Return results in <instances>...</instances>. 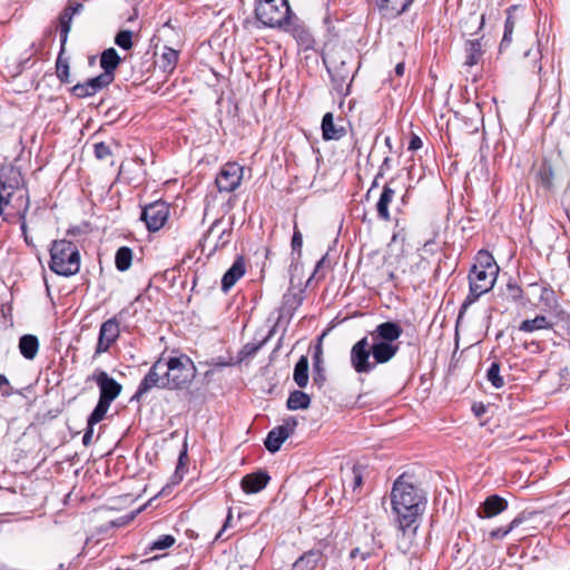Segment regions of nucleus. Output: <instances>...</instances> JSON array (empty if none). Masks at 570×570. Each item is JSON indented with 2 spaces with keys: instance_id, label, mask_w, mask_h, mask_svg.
<instances>
[{
  "instance_id": "1",
  "label": "nucleus",
  "mask_w": 570,
  "mask_h": 570,
  "mask_svg": "<svg viewBox=\"0 0 570 570\" xmlns=\"http://www.w3.org/2000/svg\"><path fill=\"white\" fill-rule=\"evenodd\" d=\"M393 511L397 515L400 528L405 531L423 512L425 498L413 484L404 481V475L399 476L391 492Z\"/></svg>"
},
{
  "instance_id": "2",
  "label": "nucleus",
  "mask_w": 570,
  "mask_h": 570,
  "mask_svg": "<svg viewBox=\"0 0 570 570\" xmlns=\"http://www.w3.org/2000/svg\"><path fill=\"white\" fill-rule=\"evenodd\" d=\"M402 333L403 328L395 322L381 323L370 332V347L375 365L387 363L397 354V340Z\"/></svg>"
},
{
  "instance_id": "3",
  "label": "nucleus",
  "mask_w": 570,
  "mask_h": 570,
  "mask_svg": "<svg viewBox=\"0 0 570 570\" xmlns=\"http://www.w3.org/2000/svg\"><path fill=\"white\" fill-rule=\"evenodd\" d=\"M50 269L61 276L79 272L80 255L76 244L67 239L55 240L50 248Z\"/></svg>"
},
{
  "instance_id": "4",
  "label": "nucleus",
  "mask_w": 570,
  "mask_h": 570,
  "mask_svg": "<svg viewBox=\"0 0 570 570\" xmlns=\"http://www.w3.org/2000/svg\"><path fill=\"white\" fill-rule=\"evenodd\" d=\"M166 382L168 390H183L187 387L196 376V366L187 355L166 358Z\"/></svg>"
},
{
  "instance_id": "5",
  "label": "nucleus",
  "mask_w": 570,
  "mask_h": 570,
  "mask_svg": "<svg viewBox=\"0 0 570 570\" xmlns=\"http://www.w3.org/2000/svg\"><path fill=\"white\" fill-rule=\"evenodd\" d=\"M289 13L287 0H256L255 16L267 27H282L288 23Z\"/></svg>"
},
{
  "instance_id": "6",
  "label": "nucleus",
  "mask_w": 570,
  "mask_h": 570,
  "mask_svg": "<svg viewBox=\"0 0 570 570\" xmlns=\"http://www.w3.org/2000/svg\"><path fill=\"white\" fill-rule=\"evenodd\" d=\"M18 194V200L24 202V210L28 208L27 190L21 187V175L14 168L0 169V212L9 205L13 196Z\"/></svg>"
},
{
  "instance_id": "7",
  "label": "nucleus",
  "mask_w": 570,
  "mask_h": 570,
  "mask_svg": "<svg viewBox=\"0 0 570 570\" xmlns=\"http://www.w3.org/2000/svg\"><path fill=\"white\" fill-rule=\"evenodd\" d=\"M497 273L471 268L469 274L470 292L462 304V308H466L475 303L479 297L491 291L497 281Z\"/></svg>"
},
{
  "instance_id": "8",
  "label": "nucleus",
  "mask_w": 570,
  "mask_h": 570,
  "mask_svg": "<svg viewBox=\"0 0 570 570\" xmlns=\"http://www.w3.org/2000/svg\"><path fill=\"white\" fill-rule=\"evenodd\" d=\"M166 379V358L159 357L141 380L136 393L131 397V401L139 402L144 395L153 389H168Z\"/></svg>"
},
{
  "instance_id": "9",
  "label": "nucleus",
  "mask_w": 570,
  "mask_h": 570,
  "mask_svg": "<svg viewBox=\"0 0 570 570\" xmlns=\"http://www.w3.org/2000/svg\"><path fill=\"white\" fill-rule=\"evenodd\" d=\"M372 355L367 337L357 341L351 350V364L356 373H370L375 368V363L370 361Z\"/></svg>"
},
{
  "instance_id": "10",
  "label": "nucleus",
  "mask_w": 570,
  "mask_h": 570,
  "mask_svg": "<svg viewBox=\"0 0 570 570\" xmlns=\"http://www.w3.org/2000/svg\"><path fill=\"white\" fill-rule=\"evenodd\" d=\"M169 208L165 202H155L146 206L141 212V219L148 230H159L168 219Z\"/></svg>"
},
{
  "instance_id": "11",
  "label": "nucleus",
  "mask_w": 570,
  "mask_h": 570,
  "mask_svg": "<svg viewBox=\"0 0 570 570\" xmlns=\"http://www.w3.org/2000/svg\"><path fill=\"white\" fill-rule=\"evenodd\" d=\"M243 178V167L236 163L226 164L216 177V185L219 191L230 193L235 190Z\"/></svg>"
},
{
  "instance_id": "12",
  "label": "nucleus",
  "mask_w": 570,
  "mask_h": 570,
  "mask_svg": "<svg viewBox=\"0 0 570 570\" xmlns=\"http://www.w3.org/2000/svg\"><path fill=\"white\" fill-rule=\"evenodd\" d=\"M89 380H94L99 387V400L112 403L121 393L122 386L105 371H96Z\"/></svg>"
},
{
  "instance_id": "13",
  "label": "nucleus",
  "mask_w": 570,
  "mask_h": 570,
  "mask_svg": "<svg viewBox=\"0 0 570 570\" xmlns=\"http://www.w3.org/2000/svg\"><path fill=\"white\" fill-rule=\"evenodd\" d=\"M297 421L294 417H288L279 426L274 428L267 434L265 440V446L271 453L277 452L282 444L289 438L295 431Z\"/></svg>"
},
{
  "instance_id": "14",
  "label": "nucleus",
  "mask_w": 570,
  "mask_h": 570,
  "mask_svg": "<svg viewBox=\"0 0 570 570\" xmlns=\"http://www.w3.org/2000/svg\"><path fill=\"white\" fill-rule=\"evenodd\" d=\"M120 335L119 322L116 317H111L104 322L99 330L98 343L95 354L99 355L107 352Z\"/></svg>"
},
{
  "instance_id": "15",
  "label": "nucleus",
  "mask_w": 570,
  "mask_h": 570,
  "mask_svg": "<svg viewBox=\"0 0 570 570\" xmlns=\"http://www.w3.org/2000/svg\"><path fill=\"white\" fill-rule=\"evenodd\" d=\"M110 77L108 73H101L97 77L88 79L82 83H77L72 87L71 92L78 98H87L96 95L101 89L110 85Z\"/></svg>"
},
{
  "instance_id": "16",
  "label": "nucleus",
  "mask_w": 570,
  "mask_h": 570,
  "mask_svg": "<svg viewBox=\"0 0 570 570\" xmlns=\"http://www.w3.org/2000/svg\"><path fill=\"white\" fill-rule=\"evenodd\" d=\"M508 508V501L500 495L493 494L485 499L478 510L480 518H493Z\"/></svg>"
},
{
  "instance_id": "17",
  "label": "nucleus",
  "mask_w": 570,
  "mask_h": 570,
  "mask_svg": "<svg viewBox=\"0 0 570 570\" xmlns=\"http://www.w3.org/2000/svg\"><path fill=\"white\" fill-rule=\"evenodd\" d=\"M269 481V475L264 471L246 474L242 481L240 487L245 493H257L266 488Z\"/></svg>"
},
{
  "instance_id": "18",
  "label": "nucleus",
  "mask_w": 570,
  "mask_h": 570,
  "mask_svg": "<svg viewBox=\"0 0 570 570\" xmlns=\"http://www.w3.org/2000/svg\"><path fill=\"white\" fill-rule=\"evenodd\" d=\"M338 122L334 121L332 112H326L322 119V134L325 140H338L346 135V129Z\"/></svg>"
},
{
  "instance_id": "19",
  "label": "nucleus",
  "mask_w": 570,
  "mask_h": 570,
  "mask_svg": "<svg viewBox=\"0 0 570 570\" xmlns=\"http://www.w3.org/2000/svg\"><path fill=\"white\" fill-rule=\"evenodd\" d=\"M327 71L332 77L335 90L340 95H347L351 83V76L350 71L345 68V63L342 62V67L337 70H334L332 66H327Z\"/></svg>"
},
{
  "instance_id": "20",
  "label": "nucleus",
  "mask_w": 570,
  "mask_h": 570,
  "mask_svg": "<svg viewBox=\"0 0 570 570\" xmlns=\"http://www.w3.org/2000/svg\"><path fill=\"white\" fill-rule=\"evenodd\" d=\"M245 274L243 258H237L222 278V289L227 293L236 282Z\"/></svg>"
},
{
  "instance_id": "21",
  "label": "nucleus",
  "mask_w": 570,
  "mask_h": 570,
  "mask_svg": "<svg viewBox=\"0 0 570 570\" xmlns=\"http://www.w3.org/2000/svg\"><path fill=\"white\" fill-rule=\"evenodd\" d=\"M322 557L321 550L311 549L293 563L292 570H315Z\"/></svg>"
},
{
  "instance_id": "22",
  "label": "nucleus",
  "mask_w": 570,
  "mask_h": 570,
  "mask_svg": "<svg viewBox=\"0 0 570 570\" xmlns=\"http://www.w3.org/2000/svg\"><path fill=\"white\" fill-rule=\"evenodd\" d=\"M120 63V57L114 48L106 49L100 57V66L104 69L102 73H108L110 82L115 79V70Z\"/></svg>"
},
{
  "instance_id": "23",
  "label": "nucleus",
  "mask_w": 570,
  "mask_h": 570,
  "mask_svg": "<svg viewBox=\"0 0 570 570\" xmlns=\"http://www.w3.org/2000/svg\"><path fill=\"white\" fill-rule=\"evenodd\" d=\"M413 0H380V10L387 17H396L403 13Z\"/></svg>"
},
{
  "instance_id": "24",
  "label": "nucleus",
  "mask_w": 570,
  "mask_h": 570,
  "mask_svg": "<svg viewBox=\"0 0 570 570\" xmlns=\"http://www.w3.org/2000/svg\"><path fill=\"white\" fill-rule=\"evenodd\" d=\"M395 196V190L390 185L383 187L380 199L376 204L377 215L383 220H390L389 206Z\"/></svg>"
},
{
  "instance_id": "25",
  "label": "nucleus",
  "mask_w": 570,
  "mask_h": 570,
  "mask_svg": "<svg viewBox=\"0 0 570 570\" xmlns=\"http://www.w3.org/2000/svg\"><path fill=\"white\" fill-rule=\"evenodd\" d=\"M19 351L27 360H33L39 351V341L37 336L26 334L19 340Z\"/></svg>"
},
{
  "instance_id": "26",
  "label": "nucleus",
  "mask_w": 570,
  "mask_h": 570,
  "mask_svg": "<svg viewBox=\"0 0 570 570\" xmlns=\"http://www.w3.org/2000/svg\"><path fill=\"white\" fill-rule=\"evenodd\" d=\"M550 328H552V324L543 315H538L532 320H524L519 325V331L524 332V333H532L534 331L550 330Z\"/></svg>"
},
{
  "instance_id": "27",
  "label": "nucleus",
  "mask_w": 570,
  "mask_h": 570,
  "mask_svg": "<svg viewBox=\"0 0 570 570\" xmlns=\"http://www.w3.org/2000/svg\"><path fill=\"white\" fill-rule=\"evenodd\" d=\"M293 379L299 387H305L308 383V360L302 356L295 364Z\"/></svg>"
},
{
  "instance_id": "28",
  "label": "nucleus",
  "mask_w": 570,
  "mask_h": 570,
  "mask_svg": "<svg viewBox=\"0 0 570 570\" xmlns=\"http://www.w3.org/2000/svg\"><path fill=\"white\" fill-rule=\"evenodd\" d=\"M286 404L292 411L305 410L311 404V397L302 391H294L289 394Z\"/></svg>"
},
{
  "instance_id": "29",
  "label": "nucleus",
  "mask_w": 570,
  "mask_h": 570,
  "mask_svg": "<svg viewBox=\"0 0 570 570\" xmlns=\"http://www.w3.org/2000/svg\"><path fill=\"white\" fill-rule=\"evenodd\" d=\"M465 65L474 66L482 56V45L480 40H469L465 45Z\"/></svg>"
},
{
  "instance_id": "30",
  "label": "nucleus",
  "mask_w": 570,
  "mask_h": 570,
  "mask_svg": "<svg viewBox=\"0 0 570 570\" xmlns=\"http://www.w3.org/2000/svg\"><path fill=\"white\" fill-rule=\"evenodd\" d=\"M530 514L521 513L517 518H514L507 528H498L490 532V537L492 539H503L511 531L517 529L520 524L528 520Z\"/></svg>"
},
{
  "instance_id": "31",
  "label": "nucleus",
  "mask_w": 570,
  "mask_h": 570,
  "mask_svg": "<svg viewBox=\"0 0 570 570\" xmlns=\"http://www.w3.org/2000/svg\"><path fill=\"white\" fill-rule=\"evenodd\" d=\"M472 268L478 269H484V271H492L493 273L499 272V267L495 264L492 255L487 250H480L476 256V263L473 265Z\"/></svg>"
},
{
  "instance_id": "32",
  "label": "nucleus",
  "mask_w": 570,
  "mask_h": 570,
  "mask_svg": "<svg viewBox=\"0 0 570 570\" xmlns=\"http://www.w3.org/2000/svg\"><path fill=\"white\" fill-rule=\"evenodd\" d=\"M131 261H132V250L129 247L122 246L117 250L116 257H115V263H116V267L118 271H120V272L127 271L131 265Z\"/></svg>"
},
{
  "instance_id": "33",
  "label": "nucleus",
  "mask_w": 570,
  "mask_h": 570,
  "mask_svg": "<svg viewBox=\"0 0 570 570\" xmlns=\"http://www.w3.org/2000/svg\"><path fill=\"white\" fill-rule=\"evenodd\" d=\"M72 18V11L67 9H65L59 16V28L62 45L67 41V37L71 28Z\"/></svg>"
},
{
  "instance_id": "34",
  "label": "nucleus",
  "mask_w": 570,
  "mask_h": 570,
  "mask_svg": "<svg viewBox=\"0 0 570 570\" xmlns=\"http://www.w3.org/2000/svg\"><path fill=\"white\" fill-rule=\"evenodd\" d=\"M178 61V51L171 48H165V51L161 55V68L166 72H171Z\"/></svg>"
},
{
  "instance_id": "35",
  "label": "nucleus",
  "mask_w": 570,
  "mask_h": 570,
  "mask_svg": "<svg viewBox=\"0 0 570 570\" xmlns=\"http://www.w3.org/2000/svg\"><path fill=\"white\" fill-rule=\"evenodd\" d=\"M109 406L110 403L99 400L92 413L89 415L87 424L95 425L102 421L106 416V413L108 412Z\"/></svg>"
},
{
  "instance_id": "36",
  "label": "nucleus",
  "mask_w": 570,
  "mask_h": 570,
  "mask_svg": "<svg viewBox=\"0 0 570 570\" xmlns=\"http://www.w3.org/2000/svg\"><path fill=\"white\" fill-rule=\"evenodd\" d=\"M487 377H488V381L491 382V384L495 389H500V387H502L504 385V380L500 375V365L497 362H493L491 364V366L489 367L488 373H487Z\"/></svg>"
},
{
  "instance_id": "37",
  "label": "nucleus",
  "mask_w": 570,
  "mask_h": 570,
  "mask_svg": "<svg viewBox=\"0 0 570 570\" xmlns=\"http://www.w3.org/2000/svg\"><path fill=\"white\" fill-rule=\"evenodd\" d=\"M56 72H57V77L60 79L61 82H65V83L70 82L69 63L66 59H62L61 55L57 59Z\"/></svg>"
},
{
  "instance_id": "38",
  "label": "nucleus",
  "mask_w": 570,
  "mask_h": 570,
  "mask_svg": "<svg viewBox=\"0 0 570 570\" xmlns=\"http://www.w3.org/2000/svg\"><path fill=\"white\" fill-rule=\"evenodd\" d=\"M294 37L298 40V42L304 46L306 49L311 48L313 45V38L311 33L302 27L293 28Z\"/></svg>"
},
{
  "instance_id": "39",
  "label": "nucleus",
  "mask_w": 570,
  "mask_h": 570,
  "mask_svg": "<svg viewBox=\"0 0 570 570\" xmlns=\"http://www.w3.org/2000/svg\"><path fill=\"white\" fill-rule=\"evenodd\" d=\"M132 32L130 30H121L117 33L115 42L121 49L128 50L132 47Z\"/></svg>"
},
{
  "instance_id": "40",
  "label": "nucleus",
  "mask_w": 570,
  "mask_h": 570,
  "mask_svg": "<svg viewBox=\"0 0 570 570\" xmlns=\"http://www.w3.org/2000/svg\"><path fill=\"white\" fill-rule=\"evenodd\" d=\"M265 341L259 343H247L239 351V361H244L247 357L254 356L264 345Z\"/></svg>"
},
{
  "instance_id": "41",
  "label": "nucleus",
  "mask_w": 570,
  "mask_h": 570,
  "mask_svg": "<svg viewBox=\"0 0 570 570\" xmlns=\"http://www.w3.org/2000/svg\"><path fill=\"white\" fill-rule=\"evenodd\" d=\"M372 544L371 547H356L351 551V558L355 559L356 557H360L362 560H366L375 552V546H374V539H371Z\"/></svg>"
},
{
  "instance_id": "42",
  "label": "nucleus",
  "mask_w": 570,
  "mask_h": 570,
  "mask_svg": "<svg viewBox=\"0 0 570 570\" xmlns=\"http://www.w3.org/2000/svg\"><path fill=\"white\" fill-rule=\"evenodd\" d=\"M175 543V538L170 534L159 537L150 544L151 550H165Z\"/></svg>"
},
{
  "instance_id": "43",
  "label": "nucleus",
  "mask_w": 570,
  "mask_h": 570,
  "mask_svg": "<svg viewBox=\"0 0 570 570\" xmlns=\"http://www.w3.org/2000/svg\"><path fill=\"white\" fill-rule=\"evenodd\" d=\"M302 246H303V236H302V233L297 229V226L295 225L293 237H292V249L294 252H297L298 256H301Z\"/></svg>"
},
{
  "instance_id": "44",
  "label": "nucleus",
  "mask_w": 570,
  "mask_h": 570,
  "mask_svg": "<svg viewBox=\"0 0 570 570\" xmlns=\"http://www.w3.org/2000/svg\"><path fill=\"white\" fill-rule=\"evenodd\" d=\"M94 151L95 156L98 159H106L108 156L111 155L110 148L105 142H98L94 145Z\"/></svg>"
},
{
  "instance_id": "45",
  "label": "nucleus",
  "mask_w": 570,
  "mask_h": 570,
  "mask_svg": "<svg viewBox=\"0 0 570 570\" xmlns=\"http://www.w3.org/2000/svg\"><path fill=\"white\" fill-rule=\"evenodd\" d=\"M0 391H1L2 396H10L13 393V390L10 386L8 379L1 373H0Z\"/></svg>"
},
{
  "instance_id": "46",
  "label": "nucleus",
  "mask_w": 570,
  "mask_h": 570,
  "mask_svg": "<svg viewBox=\"0 0 570 570\" xmlns=\"http://www.w3.org/2000/svg\"><path fill=\"white\" fill-rule=\"evenodd\" d=\"M363 484V476L357 469H353V489L356 490Z\"/></svg>"
},
{
  "instance_id": "47",
  "label": "nucleus",
  "mask_w": 570,
  "mask_h": 570,
  "mask_svg": "<svg viewBox=\"0 0 570 570\" xmlns=\"http://www.w3.org/2000/svg\"><path fill=\"white\" fill-rule=\"evenodd\" d=\"M422 147V140L419 136L416 135H413L411 140H410V144H409V150H417Z\"/></svg>"
},
{
  "instance_id": "48",
  "label": "nucleus",
  "mask_w": 570,
  "mask_h": 570,
  "mask_svg": "<svg viewBox=\"0 0 570 570\" xmlns=\"http://www.w3.org/2000/svg\"><path fill=\"white\" fill-rule=\"evenodd\" d=\"M92 435H94V425H88L87 424V430L82 436V443L85 445H89L91 443V440H92Z\"/></svg>"
},
{
  "instance_id": "49",
  "label": "nucleus",
  "mask_w": 570,
  "mask_h": 570,
  "mask_svg": "<svg viewBox=\"0 0 570 570\" xmlns=\"http://www.w3.org/2000/svg\"><path fill=\"white\" fill-rule=\"evenodd\" d=\"M230 520H232V509L228 510V514H227L226 521H225L223 528L220 529V531L217 533L215 540L223 539L224 532L226 531V529L230 524Z\"/></svg>"
},
{
  "instance_id": "50",
  "label": "nucleus",
  "mask_w": 570,
  "mask_h": 570,
  "mask_svg": "<svg viewBox=\"0 0 570 570\" xmlns=\"http://www.w3.org/2000/svg\"><path fill=\"white\" fill-rule=\"evenodd\" d=\"M512 33L513 32H508L507 30H504V35H503L502 41L500 43V49L501 50L504 47H508L511 43V41H512Z\"/></svg>"
},
{
  "instance_id": "51",
  "label": "nucleus",
  "mask_w": 570,
  "mask_h": 570,
  "mask_svg": "<svg viewBox=\"0 0 570 570\" xmlns=\"http://www.w3.org/2000/svg\"><path fill=\"white\" fill-rule=\"evenodd\" d=\"M514 24H515V22L512 18V14L509 12L505 23H504V30H507L508 32H513Z\"/></svg>"
},
{
  "instance_id": "52",
  "label": "nucleus",
  "mask_w": 570,
  "mask_h": 570,
  "mask_svg": "<svg viewBox=\"0 0 570 570\" xmlns=\"http://www.w3.org/2000/svg\"><path fill=\"white\" fill-rule=\"evenodd\" d=\"M185 460H187V451L186 449H184L180 454H179V458H178V464H177V469H176V475L178 474L179 472V469L185 465Z\"/></svg>"
},
{
  "instance_id": "53",
  "label": "nucleus",
  "mask_w": 570,
  "mask_h": 570,
  "mask_svg": "<svg viewBox=\"0 0 570 570\" xmlns=\"http://www.w3.org/2000/svg\"><path fill=\"white\" fill-rule=\"evenodd\" d=\"M315 370H316V374L314 376V382L321 386L325 379H324L321 367L315 368Z\"/></svg>"
},
{
  "instance_id": "54",
  "label": "nucleus",
  "mask_w": 570,
  "mask_h": 570,
  "mask_svg": "<svg viewBox=\"0 0 570 570\" xmlns=\"http://www.w3.org/2000/svg\"><path fill=\"white\" fill-rule=\"evenodd\" d=\"M404 62L400 61L394 68L395 76L402 77L404 75Z\"/></svg>"
},
{
  "instance_id": "55",
  "label": "nucleus",
  "mask_w": 570,
  "mask_h": 570,
  "mask_svg": "<svg viewBox=\"0 0 570 570\" xmlns=\"http://www.w3.org/2000/svg\"><path fill=\"white\" fill-rule=\"evenodd\" d=\"M66 9L72 11V16H75L82 9V4L81 3L70 4Z\"/></svg>"
},
{
  "instance_id": "56",
  "label": "nucleus",
  "mask_w": 570,
  "mask_h": 570,
  "mask_svg": "<svg viewBox=\"0 0 570 570\" xmlns=\"http://www.w3.org/2000/svg\"><path fill=\"white\" fill-rule=\"evenodd\" d=\"M21 232H22V234H23V237H24L26 243L30 245V244H31V242H30V239H29V237H28V228H27V223H26V222H22V223H21Z\"/></svg>"
},
{
  "instance_id": "57",
  "label": "nucleus",
  "mask_w": 570,
  "mask_h": 570,
  "mask_svg": "<svg viewBox=\"0 0 570 570\" xmlns=\"http://www.w3.org/2000/svg\"><path fill=\"white\" fill-rule=\"evenodd\" d=\"M321 354H322V350H321V346L317 347V351L314 355V360H315V368H318L321 367Z\"/></svg>"
},
{
  "instance_id": "58",
  "label": "nucleus",
  "mask_w": 570,
  "mask_h": 570,
  "mask_svg": "<svg viewBox=\"0 0 570 570\" xmlns=\"http://www.w3.org/2000/svg\"><path fill=\"white\" fill-rule=\"evenodd\" d=\"M324 262H325V256H324V257H322V258L317 262V264H316V267H315V271H314L313 275H316V274H317V272L320 271V268L322 267V265L324 264Z\"/></svg>"
},
{
  "instance_id": "59",
  "label": "nucleus",
  "mask_w": 570,
  "mask_h": 570,
  "mask_svg": "<svg viewBox=\"0 0 570 570\" xmlns=\"http://www.w3.org/2000/svg\"><path fill=\"white\" fill-rule=\"evenodd\" d=\"M390 167V158L386 157L384 160H383V164L381 166V169L383 168H389Z\"/></svg>"
},
{
  "instance_id": "60",
  "label": "nucleus",
  "mask_w": 570,
  "mask_h": 570,
  "mask_svg": "<svg viewBox=\"0 0 570 570\" xmlns=\"http://www.w3.org/2000/svg\"><path fill=\"white\" fill-rule=\"evenodd\" d=\"M217 223H218V222H215V223L210 226L209 232H208L209 234H212V233L214 232L215 227L217 226Z\"/></svg>"
},
{
  "instance_id": "61",
  "label": "nucleus",
  "mask_w": 570,
  "mask_h": 570,
  "mask_svg": "<svg viewBox=\"0 0 570 570\" xmlns=\"http://www.w3.org/2000/svg\"><path fill=\"white\" fill-rule=\"evenodd\" d=\"M385 144H386L387 146H391V138H390V137H386V138H385Z\"/></svg>"
}]
</instances>
